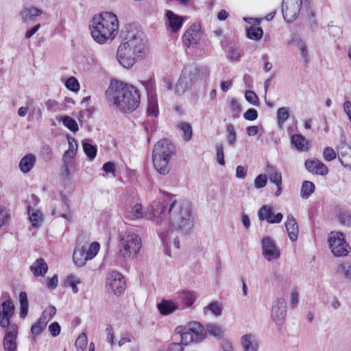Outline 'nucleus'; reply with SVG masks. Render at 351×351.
Listing matches in <instances>:
<instances>
[{
	"label": "nucleus",
	"mask_w": 351,
	"mask_h": 351,
	"mask_svg": "<svg viewBox=\"0 0 351 351\" xmlns=\"http://www.w3.org/2000/svg\"><path fill=\"white\" fill-rule=\"evenodd\" d=\"M148 220L154 221L163 243L180 248L179 235L189 233L193 227L191 207L185 202H178L167 196L154 202L151 210L145 213Z\"/></svg>",
	"instance_id": "obj_1"
},
{
	"label": "nucleus",
	"mask_w": 351,
	"mask_h": 351,
	"mask_svg": "<svg viewBox=\"0 0 351 351\" xmlns=\"http://www.w3.org/2000/svg\"><path fill=\"white\" fill-rule=\"evenodd\" d=\"M122 42L117 58L125 68H131L136 60L145 58L149 53V46L144 33L134 25H128L121 32Z\"/></svg>",
	"instance_id": "obj_2"
},
{
	"label": "nucleus",
	"mask_w": 351,
	"mask_h": 351,
	"mask_svg": "<svg viewBox=\"0 0 351 351\" xmlns=\"http://www.w3.org/2000/svg\"><path fill=\"white\" fill-rule=\"evenodd\" d=\"M106 95L110 105L124 113L134 111L141 101L139 91L134 86L123 82L111 83Z\"/></svg>",
	"instance_id": "obj_3"
},
{
	"label": "nucleus",
	"mask_w": 351,
	"mask_h": 351,
	"mask_svg": "<svg viewBox=\"0 0 351 351\" xmlns=\"http://www.w3.org/2000/svg\"><path fill=\"white\" fill-rule=\"evenodd\" d=\"M119 21L112 12H105L95 16L90 24L93 38L99 44L113 40L118 33Z\"/></svg>",
	"instance_id": "obj_4"
},
{
	"label": "nucleus",
	"mask_w": 351,
	"mask_h": 351,
	"mask_svg": "<svg viewBox=\"0 0 351 351\" xmlns=\"http://www.w3.org/2000/svg\"><path fill=\"white\" fill-rule=\"evenodd\" d=\"M175 152V146L169 140L161 139L156 143L152 152V162L159 173L166 175L169 172L170 161Z\"/></svg>",
	"instance_id": "obj_5"
},
{
	"label": "nucleus",
	"mask_w": 351,
	"mask_h": 351,
	"mask_svg": "<svg viewBox=\"0 0 351 351\" xmlns=\"http://www.w3.org/2000/svg\"><path fill=\"white\" fill-rule=\"evenodd\" d=\"M118 253L125 261L136 258L142 247L141 238L131 231H123L118 235Z\"/></svg>",
	"instance_id": "obj_6"
},
{
	"label": "nucleus",
	"mask_w": 351,
	"mask_h": 351,
	"mask_svg": "<svg viewBox=\"0 0 351 351\" xmlns=\"http://www.w3.org/2000/svg\"><path fill=\"white\" fill-rule=\"evenodd\" d=\"M329 247L335 256H346L350 251V247L347 243L343 234L332 232L328 238Z\"/></svg>",
	"instance_id": "obj_7"
},
{
	"label": "nucleus",
	"mask_w": 351,
	"mask_h": 351,
	"mask_svg": "<svg viewBox=\"0 0 351 351\" xmlns=\"http://www.w3.org/2000/svg\"><path fill=\"white\" fill-rule=\"evenodd\" d=\"M147 95V114L148 117H157L159 114L158 98L156 94L154 85L150 80L141 82Z\"/></svg>",
	"instance_id": "obj_8"
},
{
	"label": "nucleus",
	"mask_w": 351,
	"mask_h": 351,
	"mask_svg": "<svg viewBox=\"0 0 351 351\" xmlns=\"http://www.w3.org/2000/svg\"><path fill=\"white\" fill-rule=\"evenodd\" d=\"M287 302L284 298L279 297L274 300L270 317L272 321L279 328L282 326L285 322L287 315Z\"/></svg>",
	"instance_id": "obj_9"
},
{
	"label": "nucleus",
	"mask_w": 351,
	"mask_h": 351,
	"mask_svg": "<svg viewBox=\"0 0 351 351\" xmlns=\"http://www.w3.org/2000/svg\"><path fill=\"white\" fill-rule=\"evenodd\" d=\"M302 5V0H283L282 13L284 19L291 23L296 19Z\"/></svg>",
	"instance_id": "obj_10"
},
{
	"label": "nucleus",
	"mask_w": 351,
	"mask_h": 351,
	"mask_svg": "<svg viewBox=\"0 0 351 351\" xmlns=\"http://www.w3.org/2000/svg\"><path fill=\"white\" fill-rule=\"evenodd\" d=\"M5 297H8V299L5 300L0 305V327L3 328L10 327L12 325H16L10 322L14 313V305L10 300V297L7 293L5 294Z\"/></svg>",
	"instance_id": "obj_11"
},
{
	"label": "nucleus",
	"mask_w": 351,
	"mask_h": 351,
	"mask_svg": "<svg viewBox=\"0 0 351 351\" xmlns=\"http://www.w3.org/2000/svg\"><path fill=\"white\" fill-rule=\"evenodd\" d=\"M261 244L263 256L267 261H271L280 257V250L273 238L270 237H263Z\"/></svg>",
	"instance_id": "obj_12"
},
{
	"label": "nucleus",
	"mask_w": 351,
	"mask_h": 351,
	"mask_svg": "<svg viewBox=\"0 0 351 351\" xmlns=\"http://www.w3.org/2000/svg\"><path fill=\"white\" fill-rule=\"evenodd\" d=\"M125 283L123 276L115 271L109 273L106 278L107 287L115 295H120L123 292Z\"/></svg>",
	"instance_id": "obj_13"
},
{
	"label": "nucleus",
	"mask_w": 351,
	"mask_h": 351,
	"mask_svg": "<svg viewBox=\"0 0 351 351\" xmlns=\"http://www.w3.org/2000/svg\"><path fill=\"white\" fill-rule=\"evenodd\" d=\"M202 37L201 25L198 23H193L184 34L182 40L187 47H193L197 44Z\"/></svg>",
	"instance_id": "obj_14"
},
{
	"label": "nucleus",
	"mask_w": 351,
	"mask_h": 351,
	"mask_svg": "<svg viewBox=\"0 0 351 351\" xmlns=\"http://www.w3.org/2000/svg\"><path fill=\"white\" fill-rule=\"evenodd\" d=\"M18 336L17 325H12L5 328V335L3 340V346L4 351H16Z\"/></svg>",
	"instance_id": "obj_15"
},
{
	"label": "nucleus",
	"mask_w": 351,
	"mask_h": 351,
	"mask_svg": "<svg viewBox=\"0 0 351 351\" xmlns=\"http://www.w3.org/2000/svg\"><path fill=\"white\" fill-rule=\"evenodd\" d=\"M258 217L261 221H266L268 223H279L283 219L280 213L275 214L271 206L264 205L258 211Z\"/></svg>",
	"instance_id": "obj_16"
},
{
	"label": "nucleus",
	"mask_w": 351,
	"mask_h": 351,
	"mask_svg": "<svg viewBox=\"0 0 351 351\" xmlns=\"http://www.w3.org/2000/svg\"><path fill=\"white\" fill-rule=\"evenodd\" d=\"M194 84V79L191 75L186 67L175 85V93L178 95H182L187 89L190 88Z\"/></svg>",
	"instance_id": "obj_17"
},
{
	"label": "nucleus",
	"mask_w": 351,
	"mask_h": 351,
	"mask_svg": "<svg viewBox=\"0 0 351 351\" xmlns=\"http://www.w3.org/2000/svg\"><path fill=\"white\" fill-rule=\"evenodd\" d=\"M306 169L311 173L325 176L328 173V167L317 159H308L305 162Z\"/></svg>",
	"instance_id": "obj_18"
},
{
	"label": "nucleus",
	"mask_w": 351,
	"mask_h": 351,
	"mask_svg": "<svg viewBox=\"0 0 351 351\" xmlns=\"http://www.w3.org/2000/svg\"><path fill=\"white\" fill-rule=\"evenodd\" d=\"M166 23L171 28L172 32H177L182 27L185 17L179 16L171 10L166 12Z\"/></svg>",
	"instance_id": "obj_19"
},
{
	"label": "nucleus",
	"mask_w": 351,
	"mask_h": 351,
	"mask_svg": "<svg viewBox=\"0 0 351 351\" xmlns=\"http://www.w3.org/2000/svg\"><path fill=\"white\" fill-rule=\"evenodd\" d=\"M285 225L289 239L293 242L297 241L299 227L296 219L292 215H287Z\"/></svg>",
	"instance_id": "obj_20"
},
{
	"label": "nucleus",
	"mask_w": 351,
	"mask_h": 351,
	"mask_svg": "<svg viewBox=\"0 0 351 351\" xmlns=\"http://www.w3.org/2000/svg\"><path fill=\"white\" fill-rule=\"evenodd\" d=\"M241 344L243 351H258L259 342L257 337L252 334H246L241 337Z\"/></svg>",
	"instance_id": "obj_21"
},
{
	"label": "nucleus",
	"mask_w": 351,
	"mask_h": 351,
	"mask_svg": "<svg viewBox=\"0 0 351 351\" xmlns=\"http://www.w3.org/2000/svg\"><path fill=\"white\" fill-rule=\"evenodd\" d=\"M192 77L194 79V83L200 81H206L210 75V69L206 66H200L199 67H187Z\"/></svg>",
	"instance_id": "obj_22"
},
{
	"label": "nucleus",
	"mask_w": 351,
	"mask_h": 351,
	"mask_svg": "<svg viewBox=\"0 0 351 351\" xmlns=\"http://www.w3.org/2000/svg\"><path fill=\"white\" fill-rule=\"evenodd\" d=\"M41 14V10L32 5H25L21 10L19 16L23 23H27Z\"/></svg>",
	"instance_id": "obj_23"
},
{
	"label": "nucleus",
	"mask_w": 351,
	"mask_h": 351,
	"mask_svg": "<svg viewBox=\"0 0 351 351\" xmlns=\"http://www.w3.org/2000/svg\"><path fill=\"white\" fill-rule=\"evenodd\" d=\"M36 157L33 154H27L23 156L19 162V167L23 173H29L34 167Z\"/></svg>",
	"instance_id": "obj_24"
},
{
	"label": "nucleus",
	"mask_w": 351,
	"mask_h": 351,
	"mask_svg": "<svg viewBox=\"0 0 351 351\" xmlns=\"http://www.w3.org/2000/svg\"><path fill=\"white\" fill-rule=\"evenodd\" d=\"M335 272L346 281L351 282V261L339 263L335 268Z\"/></svg>",
	"instance_id": "obj_25"
},
{
	"label": "nucleus",
	"mask_w": 351,
	"mask_h": 351,
	"mask_svg": "<svg viewBox=\"0 0 351 351\" xmlns=\"http://www.w3.org/2000/svg\"><path fill=\"white\" fill-rule=\"evenodd\" d=\"M30 270L36 277L44 276L48 271V266L43 258H39L30 266Z\"/></svg>",
	"instance_id": "obj_26"
},
{
	"label": "nucleus",
	"mask_w": 351,
	"mask_h": 351,
	"mask_svg": "<svg viewBox=\"0 0 351 351\" xmlns=\"http://www.w3.org/2000/svg\"><path fill=\"white\" fill-rule=\"evenodd\" d=\"M85 251L86 248L84 246H76L74 250L73 261L75 265L77 267L84 266L86 261H88V258L86 257Z\"/></svg>",
	"instance_id": "obj_27"
},
{
	"label": "nucleus",
	"mask_w": 351,
	"mask_h": 351,
	"mask_svg": "<svg viewBox=\"0 0 351 351\" xmlns=\"http://www.w3.org/2000/svg\"><path fill=\"white\" fill-rule=\"evenodd\" d=\"M265 171L268 175L269 181L275 185H282V173L271 165H267Z\"/></svg>",
	"instance_id": "obj_28"
},
{
	"label": "nucleus",
	"mask_w": 351,
	"mask_h": 351,
	"mask_svg": "<svg viewBox=\"0 0 351 351\" xmlns=\"http://www.w3.org/2000/svg\"><path fill=\"white\" fill-rule=\"evenodd\" d=\"M188 330L199 341L204 338L206 330L204 327L199 322H190L188 324Z\"/></svg>",
	"instance_id": "obj_29"
},
{
	"label": "nucleus",
	"mask_w": 351,
	"mask_h": 351,
	"mask_svg": "<svg viewBox=\"0 0 351 351\" xmlns=\"http://www.w3.org/2000/svg\"><path fill=\"white\" fill-rule=\"evenodd\" d=\"M291 142L298 151L303 152L308 149V141L301 134H295L292 135Z\"/></svg>",
	"instance_id": "obj_30"
},
{
	"label": "nucleus",
	"mask_w": 351,
	"mask_h": 351,
	"mask_svg": "<svg viewBox=\"0 0 351 351\" xmlns=\"http://www.w3.org/2000/svg\"><path fill=\"white\" fill-rule=\"evenodd\" d=\"M29 219L33 227L38 228L43 221V217L42 213L36 209L28 207Z\"/></svg>",
	"instance_id": "obj_31"
},
{
	"label": "nucleus",
	"mask_w": 351,
	"mask_h": 351,
	"mask_svg": "<svg viewBox=\"0 0 351 351\" xmlns=\"http://www.w3.org/2000/svg\"><path fill=\"white\" fill-rule=\"evenodd\" d=\"M178 298L185 306H191L195 300V295L191 291H183L178 294Z\"/></svg>",
	"instance_id": "obj_32"
},
{
	"label": "nucleus",
	"mask_w": 351,
	"mask_h": 351,
	"mask_svg": "<svg viewBox=\"0 0 351 351\" xmlns=\"http://www.w3.org/2000/svg\"><path fill=\"white\" fill-rule=\"evenodd\" d=\"M290 116L289 110L287 107H281L276 112L277 123L280 129H282L285 121Z\"/></svg>",
	"instance_id": "obj_33"
},
{
	"label": "nucleus",
	"mask_w": 351,
	"mask_h": 351,
	"mask_svg": "<svg viewBox=\"0 0 351 351\" xmlns=\"http://www.w3.org/2000/svg\"><path fill=\"white\" fill-rule=\"evenodd\" d=\"M158 308L161 314L168 315L173 312L177 308V306L173 302L162 300L160 304H158Z\"/></svg>",
	"instance_id": "obj_34"
},
{
	"label": "nucleus",
	"mask_w": 351,
	"mask_h": 351,
	"mask_svg": "<svg viewBox=\"0 0 351 351\" xmlns=\"http://www.w3.org/2000/svg\"><path fill=\"white\" fill-rule=\"evenodd\" d=\"M19 302H20V317L25 318L28 313L29 303L25 292H21L19 293Z\"/></svg>",
	"instance_id": "obj_35"
},
{
	"label": "nucleus",
	"mask_w": 351,
	"mask_h": 351,
	"mask_svg": "<svg viewBox=\"0 0 351 351\" xmlns=\"http://www.w3.org/2000/svg\"><path fill=\"white\" fill-rule=\"evenodd\" d=\"M58 121L62 122L65 127L73 132L79 130L76 121L69 116H61L58 119Z\"/></svg>",
	"instance_id": "obj_36"
},
{
	"label": "nucleus",
	"mask_w": 351,
	"mask_h": 351,
	"mask_svg": "<svg viewBox=\"0 0 351 351\" xmlns=\"http://www.w3.org/2000/svg\"><path fill=\"white\" fill-rule=\"evenodd\" d=\"M315 189V184L312 182H303L300 190V196L304 199H308L310 197V195L314 192Z\"/></svg>",
	"instance_id": "obj_37"
},
{
	"label": "nucleus",
	"mask_w": 351,
	"mask_h": 351,
	"mask_svg": "<svg viewBox=\"0 0 351 351\" xmlns=\"http://www.w3.org/2000/svg\"><path fill=\"white\" fill-rule=\"evenodd\" d=\"M144 216L142 211V206L139 204H136L130 208V211L125 214V217L130 219H141Z\"/></svg>",
	"instance_id": "obj_38"
},
{
	"label": "nucleus",
	"mask_w": 351,
	"mask_h": 351,
	"mask_svg": "<svg viewBox=\"0 0 351 351\" xmlns=\"http://www.w3.org/2000/svg\"><path fill=\"white\" fill-rule=\"evenodd\" d=\"M206 330L210 335L216 337L217 339H221L223 337V330L220 326L216 324H208L206 325Z\"/></svg>",
	"instance_id": "obj_39"
},
{
	"label": "nucleus",
	"mask_w": 351,
	"mask_h": 351,
	"mask_svg": "<svg viewBox=\"0 0 351 351\" xmlns=\"http://www.w3.org/2000/svg\"><path fill=\"white\" fill-rule=\"evenodd\" d=\"M263 35V31L261 27H250L247 29V36L254 40H260Z\"/></svg>",
	"instance_id": "obj_40"
},
{
	"label": "nucleus",
	"mask_w": 351,
	"mask_h": 351,
	"mask_svg": "<svg viewBox=\"0 0 351 351\" xmlns=\"http://www.w3.org/2000/svg\"><path fill=\"white\" fill-rule=\"evenodd\" d=\"M83 149L87 157L93 160L97 155V147L87 141L83 142Z\"/></svg>",
	"instance_id": "obj_41"
},
{
	"label": "nucleus",
	"mask_w": 351,
	"mask_h": 351,
	"mask_svg": "<svg viewBox=\"0 0 351 351\" xmlns=\"http://www.w3.org/2000/svg\"><path fill=\"white\" fill-rule=\"evenodd\" d=\"M178 128L182 132V137L186 141L191 139L193 130L192 127L189 123L183 122L178 125Z\"/></svg>",
	"instance_id": "obj_42"
},
{
	"label": "nucleus",
	"mask_w": 351,
	"mask_h": 351,
	"mask_svg": "<svg viewBox=\"0 0 351 351\" xmlns=\"http://www.w3.org/2000/svg\"><path fill=\"white\" fill-rule=\"evenodd\" d=\"M56 313V308L53 306H49L42 313L40 319L47 325V323L53 318Z\"/></svg>",
	"instance_id": "obj_43"
},
{
	"label": "nucleus",
	"mask_w": 351,
	"mask_h": 351,
	"mask_svg": "<svg viewBox=\"0 0 351 351\" xmlns=\"http://www.w3.org/2000/svg\"><path fill=\"white\" fill-rule=\"evenodd\" d=\"M227 141L230 145L234 146L237 141V133L232 124L228 123L226 125Z\"/></svg>",
	"instance_id": "obj_44"
},
{
	"label": "nucleus",
	"mask_w": 351,
	"mask_h": 351,
	"mask_svg": "<svg viewBox=\"0 0 351 351\" xmlns=\"http://www.w3.org/2000/svg\"><path fill=\"white\" fill-rule=\"evenodd\" d=\"M230 109L232 117L235 119L239 117L241 110V104L236 99H232L230 101Z\"/></svg>",
	"instance_id": "obj_45"
},
{
	"label": "nucleus",
	"mask_w": 351,
	"mask_h": 351,
	"mask_svg": "<svg viewBox=\"0 0 351 351\" xmlns=\"http://www.w3.org/2000/svg\"><path fill=\"white\" fill-rule=\"evenodd\" d=\"M47 324L44 323L40 319L34 323L31 327V332L34 335V337L38 336L46 328Z\"/></svg>",
	"instance_id": "obj_46"
},
{
	"label": "nucleus",
	"mask_w": 351,
	"mask_h": 351,
	"mask_svg": "<svg viewBox=\"0 0 351 351\" xmlns=\"http://www.w3.org/2000/svg\"><path fill=\"white\" fill-rule=\"evenodd\" d=\"M100 249V245L98 242H93L88 249L85 251L88 261L93 259L98 254Z\"/></svg>",
	"instance_id": "obj_47"
},
{
	"label": "nucleus",
	"mask_w": 351,
	"mask_h": 351,
	"mask_svg": "<svg viewBox=\"0 0 351 351\" xmlns=\"http://www.w3.org/2000/svg\"><path fill=\"white\" fill-rule=\"evenodd\" d=\"M88 340L85 333H81L75 341V347L77 351H84L86 348Z\"/></svg>",
	"instance_id": "obj_48"
},
{
	"label": "nucleus",
	"mask_w": 351,
	"mask_h": 351,
	"mask_svg": "<svg viewBox=\"0 0 351 351\" xmlns=\"http://www.w3.org/2000/svg\"><path fill=\"white\" fill-rule=\"evenodd\" d=\"M345 152L348 156L345 157L343 154H341L339 155V160L343 167H350L351 166V148L349 147H346Z\"/></svg>",
	"instance_id": "obj_49"
},
{
	"label": "nucleus",
	"mask_w": 351,
	"mask_h": 351,
	"mask_svg": "<svg viewBox=\"0 0 351 351\" xmlns=\"http://www.w3.org/2000/svg\"><path fill=\"white\" fill-rule=\"evenodd\" d=\"M199 341V339H196V337L189 330L181 334V344L187 345L189 343L197 342Z\"/></svg>",
	"instance_id": "obj_50"
},
{
	"label": "nucleus",
	"mask_w": 351,
	"mask_h": 351,
	"mask_svg": "<svg viewBox=\"0 0 351 351\" xmlns=\"http://www.w3.org/2000/svg\"><path fill=\"white\" fill-rule=\"evenodd\" d=\"M47 109L52 112H58L62 110L61 105L56 101L49 99L45 102Z\"/></svg>",
	"instance_id": "obj_51"
},
{
	"label": "nucleus",
	"mask_w": 351,
	"mask_h": 351,
	"mask_svg": "<svg viewBox=\"0 0 351 351\" xmlns=\"http://www.w3.org/2000/svg\"><path fill=\"white\" fill-rule=\"evenodd\" d=\"M267 182V176L266 174H260L256 177L254 184L257 189L265 187Z\"/></svg>",
	"instance_id": "obj_52"
},
{
	"label": "nucleus",
	"mask_w": 351,
	"mask_h": 351,
	"mask_svg": "<svg viewBox=\"0 0 351 351\" xmlns=\"http://www.w3.org/2000/svg\"><path fill=\"white\" fill-rule=\"evenodd\" d=\"M66 87L73 92H76L80 89V84L76 78L71 77L66 80L65 82Z\"/></svg>",
	"instance_id": "obj_53"
},
{
	"label": "nucleus",
	"mask_w": 351,
	"mask_h": 351,
	"mask_svg": "<svg viewBox=\"0 0 351 351\" xmlns=\"http://www.w3.org/2000/svg\"><path fill=\"white\" fill-rule=\"evenodd\" d=\"M245 99L251 104L258 106L259 99L256 94L252 90H247L245 94Z\"/></svg>",
	"instance_id": "obj_54"
},
{
	"label": "nucleus",
	"mask_w": 351,
	"mask_h": 351,
	"mask_svg": "<svg viewBox=\"0 0 351 351\" xmlns=\"http://www.w3.org/2000/svg\"><path fill=\"white\" fill-rule=\"evenodd\" d=\"M66 283L72 288V291L74 293L78 292L77 285L80 283V280L78 278L73 275H69L66 278Z\"/></svg>",
	"instance_id": "obj_55"
},
{
	"label": "nucleus",
	"mask_w": 351,
	"mask_h": 351,
	"mask_svg": "<svg viewBox=\"0 0 351 351\" xmlns=\"http://www.w3.org/2000/svg\"><path fill=\"white\" fill-rule=\"evenodd\" d=\"M43 159L45 162L51 160L53 157L52 150L48 145H45L42 147L40 150Z\"/></svg>",
	"instance_id": "obj_56"
},
{
	"label": "nucleus",
	"mask_w": 351,
	"mask_h": 351,
	"mask_svg": "<svg viewBox=\"0 0 351 351\" xmlns=\"http://www.w3.org/2000/svg\"><path fill=\"white\" fill-rule=\"evenodd\" d=\"M339 220L341 224L351 226V213L349 212H341L339 215Z\"/></svg>",
	"instance_id": "obj_57"
},
{
	"label": "nucleus",
	"mask_w": 351,
	"mask_h": 351,
	"mask_svg": "<svg viewBox=\"0 0 351 351\" xmlns=\"http://www.w3.org/2000/svg\"><path fill=\"white\" fill-rule=\"evenodd\" d=\"M298 47L300 49V55L306 62H308V51L305 43L299 39L297 43Z\"/></svg>",
	"instance_id": "obj_58"
},
{
	"label": "nucleus",
	"mask_w": 351,
	"mask_h": 351,
	"mask_svg": "<svg viewBox=\"0 0 351 351\" xmlns=\"http://www.w3.org/2000/svg\"><path fill=\"white\" fill-rule=\"evenodd\" d=\"M323 156L326 160L331 161L336 158V153L332 147H327L324 149Z\"/></svg>",
	"instance_id": "obj_59"
},
{
	"label": "nucleus",
	"mask_w": 351,
	"mask_h": 351,
	"mask_svg": "<svg viewBox=\"0 0 351 351\" xmlns=\"http://www.w3.org/2000/svg\"><path fill=\"white\" fill-rule=\"evenodd\" d=\"M204 309L210 310L214 315H219L221 313V306L219 302H213L208 306L205 307Z\"/></svg>",
	"instance_id": "obj_60"
},
{
	"label": "nucleus",
	"mask_w": 351,
	"mask_h": 351,
	"mask_svg": "<svg viewBox=\"0 0 351 351\" xmlns=\"http://www.w3.org/2000/svg\"><path fill=\"white\" fill-rule=\"evenodd\" d=\"M217 152V160L218 163L223 166L225 165L224 155H223V145H218L216 147Z\"/></svg>",
	"instance_id": "obj_61"
},
{
	"label": "nucleus",
	"mask_w": 351,
	"mask_h": 351,
	"mask_svg": "<svg viewBox=\"0 0 351 351\" xmlns=\"http://www.w3.org/2000/svg\"><path fill=\"white\" fill-rule=\"evenodd\" d=\"M243 117L247 121H254L258 118V112L254 108H250L243 114Z\"/></svg>",
	"instance_id": "obj_62"
},
{
	"label": "nucleus",
	"mask_w": 351,
	"mask_h": 351,
	"mask_svg": "<svg viewBox=\"0 0 351 351\" xmlns=\"http://www.w3.org/2000/svg\"><path fill=\"white\" fill-rule=\"evenodd\" d=\"M49 330L51 335L56 337L60 335L61 327L57 322H54L49 326Z\"/></svg>",
	"instance_id": "obj_63"
},
{
	"label": "nucleus",
	"mask_w": 351,
	"mask_h": 351,
	"mask_svg": "<svg viewBox=\"0 0 351 351\" xmlns=\"http://www.w3.org/2000/svg\"><path fill=\"white\" fill-rule=\"evenodd\" d=\"M106 332L107 334L106 341L112 346L115 344L113 328L111 326H108L106 328Z\"/></svg>",
	"instance_id": "obj_64"
}]
</instances>
